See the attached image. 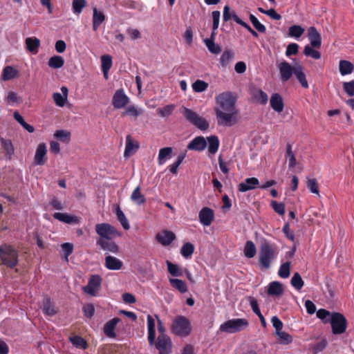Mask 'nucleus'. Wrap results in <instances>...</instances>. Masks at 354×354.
Returning a JSON list of instances; mask_svg holds the SVG:
<instances>
[{
	"label": "nucleus",
	"instance_id": "23",
	"mask_svg": "<svg viewBox=\"0 0 354 354\" xmlns=\"http://www.w3.org/2000/svg\"><path fill=\"white\" fill-rule=\"evenodd\" d=\"M61 91L62 95L59 93H55L53 95V98L57 106L62 107L65 105L67 100L68 90L66 86H62Z\"/></svg>",
	"mask_w": 354,
	"mask_h": 354
},
{
	"label": "nucleus",
	"instance_id": "46",
	"mask_svg": "<svg viewBox=\"0 0 354 354\" xmlns=\"http://www.w3.org/2000/svg\"><path fill=\"white\" fill-rule=\"evenodd\" d=\"M291 285L297 290H299L304 286V281L298 272H295L290 281Z\"/></svg>",
	"mask_w": 354,
	"mask_h": 354
},
{
	"label": "nucleus",
	"instance_id": "13",
	"mask_svg": "<svg viewBox=\"0 0 354 354\" xmlns=\"http://www.w3.org/2000/svg\"><path fill=\"white\" fill-rule=\"evenodd\" d=\"M156 240L164 246L169 245L175 239V234L169 230H162L156 234Z\"/></svg>",
	"mask_w": 354,
	"mask_h": 354
},
{
	"label": "nucleus",
	"instance_id": "12",
	"mask_svg": "<svg viewBox=\"0 0 354 354\" xmlns=\"http://www.w3.org/2000/svg\"><path fill=\"white\" fill-rule=\"evenodd\" d=\"M129 102V99L122 89H118L115 92L112 100L114 108L118 109L124 108Z\"/></svg>",
	"mask_w": 354,
	"mask_h": 354
},
{
	"label": "nucleus",
	"instance_id": "9",
	"mask_svg": "<svg viewBox=\"0 0 354 354\" xmlns=\"http://www.w3.org/2000/svg\"><path fill=\"white\" fill-rule=\"evenodd\" d=\"M102 281V279L100 275H91L88 284L82 288L83 291L91 296H95L100 288Z\"/></svg>",
	"mask_w": 354,
	"mask_h": 354
},
{
	"label": "nucleus",
	"instance_id": "17",
	"mask_svg": "<svg viewBox=\"0 0 354 354\" xmlns=\"http://www.w3.org/2000/svg\"><path fill=\"white\" fill-rule=\"evenodd\" d=\"M259 184L257 178H248L245 180L239 185L238 190L240 192H245L249 190L255 189Z\"/></svg>",
	"mask_w": 354,
	"mask_h": 354
},
{
	"label": "nucleus",
	"instance_id": "14",
	"mask_svg": "<svg viewBox=\"0 0 354 354\" xmlns=\"http://www.w3.org/2000/svg\"><path fill=\"white\" fill-rule=\"evenodd\" d=\"M97 245L106 251L116 254L119 252V247L112 241V239H106L104 238H99L97 240Z\"/></svg>",
	"mask_w": 354,
	"mask_h": 354
},
{
	"label": "nucleus",
	"instance_id": "35",
	"mask_svg": "<svg viewBox=\"0 0 354 354\" xmlns=\"http://www.w3.org/2000/svg\"><path fill=\"white\" fill-rule=\"evenodd\" d=\"M286 157L288 159V166L290 168H294L297 165V160L292 149V145L290 143L286 145Z\"/></svg>",
	"mask_w": 354,
	"mask_h": 354
},
{
	"label": "nucleus",
	"instance_id": "55",
	"mask_svg": "<svg viewBox=\"0 0 354 354\" xmlns=\"http://www.w3.org/2000/svg\"><path fill=\"white\" fill-rule=\"evenodd\" d=\"M185 156H186V152H183V153H180L178 156L176 162L171 165L169 170L172 174H176L177 173L178 168L180 166V165L182 163L183 160L185 159Z\"/></svg>",
	"mask_w": 354,
	"mask_h": 354
},
{
	"label": "nucleus",
	"instance_id": "29",
	"mask_svg": "<svg viewBox=\"0 0 354 354\" xmlns=\"http://www.w3.org/2000/svg\"><path fill=\"white\" fill-rule=\"evenodd\" d=\"M25 42L29 52L33 54H36L38 52V48L40 46V40L39 39L28 37L26 39Z\"/></svg>",
	"mask_w": 354,
	"mask_h": 354
},
{
	"label": "nucleus",
	"instance_id": "8",
	"mask_svg": "<svg viewBox=\"0 0 354 354\" xmlns=\"http://www.w3.org/2000/svg\"><path fill=\"white\" fill-rule=\"evenodd\" d=\"M95 231L100 236V238L106 239H113L116 236H120V233L117 229L109 223H100L95 225Z\"/></svg>",
	"mask_w": 354,
	"mask_h": 354
},
{
	"label": "nucleus",
	"instance_id": "37",
	"mask_svg": "<svg viewBox=\"0 0 354 354\" xmlns=\"http://www.w3.org/2000/svg\"><path fill=\"white\" fill-rule=\"evenodd\" d=\"M48 64L52 68H60L64 64V59L61 56L54 55L49 59Z\"/></svg>",
	"mask_w": 354,
	"mask_h": 354
},
{
	"label": "nucleus",
	"instance_id": "36",
	"mask_svg": "<svg viewBox=\"0 0 354 354\" xmlns=\"http://www.w3.org/2000/svg\"><path fill=\"white\" fill-rule=\"evenodd\" d=\"M169 283L171 286L178 290L180 292L184 293L187 291V287L185 282L178 279H169Z\"/></svg>",
	"mask_w": 354,
	"mask_h": 354
},
{
	"label": "nucleus",
	"instance_id": "38",
	"mask_svg": "<svg viewBox=\"0 0 354 354\" xmlns=\"http://www.w3.org/2000/svg\"><path fill=\"white\" fill-rule=\"evenodd\" d=\"M208 141V151L210 153L214 154L216 153L219 146V140L217 136H211L207 138Z\"/></svg>",
	"mask_w": 354,
	"mask_h": 354
},
{
	"label": "nucleus",
	"instance_id": "57",
	"mask_svg": "<svg viewBox=\"0 0 354 354\" xmlns=\"http://www.w3.org/2000/svg\"><path fill=\"white\" fill-rule=\"evenodd\" d=\"M167 270L170 274L174 277H180L182 275V272L178 269L176 264L172 263L169 261H166Z\"/></svg>",
	"mask_w": 354,
	"mask_h": 354
},
{
	"label": "nucleus",
	"instance_id": "49",
	"mask_svg": "<svg viewBox=\"0 0 354 354\" xmlns=\"http://www.w3.org/2000/svg\"><path fill=\"white\" fill-rule=\"evenodd\" d=\"M194 250V246L191 243H185L183 247L181 248V254L185 257L188 258L192 256Z\"/></svg>",
	"mask_w": 354,
	"mask_h": 354
},
{
	"label": "nucleus",
	"instance_id": "42",
	"mask_svg": "<svg viewBox=\"0 0 354 354\" xmlns=\"http://www.w3.org/2000/svg\"><path fill=\"white\" fill-rule=\"evenodd\" d=\"M53 136L55 138L66 143L69 142L71 140V133L66 130H57Z\"/></svg>",
	"mask_w": 354,
	"mask_h": 354
},
{
	"label": "nucleus",
	"instance_id": "18",
	"mask_svg": "<svg viewBox=\"0 0 354 354\" xmlns=\"http://www.w3.org/2000/svg\"><path fill=\"white\" fill-rule=\"evenodd\" d=\"M139 148V143L133 140L131 135L126 137V147L124 152V157H129L134 153Z\"/></svg>",
	"mask_w": 354,
	"mask_h": 354
},
{
	"label": "nucleus",
	"instance_id": "27",
	"mask_svg": "<svg viewBox=\"0 0 354 354\" xmlns=\"http://www.w3.org/2000/svg\"><path fill=\"white\" fill-rule=\"evenodd\" d=\"M267 292L269 295L279 297L283 292L282 285L278 281H272L269 284Z\"/></svg>",
	"mask_w": 354,
	"mask_h": 354
},
{
	"label": "nucleus",
	"instance_id": "54",
	"mask_svg": "<svg viewBox=\"0 0 354 354\" xmlns=\"http://www.w3.org/2000/svg\"><path fill=\"white\" fill-rule=\"evenodd\" d=\"M290 262L287 261L283 263L279 270V275L281 278H288L290 276Z\"/></svg>",
	"mask_w": 354,
	"mask_h": 354
},
{
	"label": "nucleus",
	"instance_id": "24",
	"mask_svg": "<svg viewBox=\"0 0 354 354\" xmlns=\"http://www.w3.org/2000/svg\"><path fill=\"white\" fill-rule=\"evenodd\" d=\"M120 321L118 317H115L108 322L104 326V333L109 337H114L115 336L114 330L116 324Z\"/></svg>",
	"mask_w": 354,
	"mask_h": 354
},
{
	"label": "nucleus",
	"instance_id": "53",
	"mask_svg": "<svg viewBox=\"0 0 354 354\" xmlns=\"http://www.w3.org/2000/svg\"><path fill=\"white\" fill-rule=\"evenodd\" d=\"M175 109V106L173 104H169L163 108H160L157 110L158 114L163 118L168 117L170 115Z\"/></svg>",
	"mask_w": 354,
	"mask_h": 354
},
{
	"label": "nucleus",
	"instance_id": "64",
	"mask_svg": "<svg viewBox=\"0 0 354 354\" xmlns=\"http://www.w3.org/2000/svg\"><path fill=\"white\" fill-rule=\"evenodd\" d=\"M343 88L344 91L349 95H354V80H352L348 82H344L343 84Z\"/></svg>",
	"mask_w": 354,
	"mask_h": 354
},
{
	"label": "nucleus",
	"instance_id": "2",
	"mask_svg": "<svg viewBox=\"0 0 354 354\" xmlns=\"http://www.w3.org/2000/svg\"><path fill=\"white\" fill-rule=\"evenodd\" d=\"M277 248L274 244L263 240L261 242L259 252L260 266L265 270H268L272 261L277 257Z\"/></svg>",
	"mask_w": 354,
	"mask_h": 354
},
{
	"label": "nucleus",
	"instance_id": "30",
	"mask_svg": "<svg viewBox=\"0 0 354 354\" xmlns=\"http://www.w3.org/2000/svg\"><path fill=\"white\" fill-rule=\"evenodd\" d=\"M105 16L101 12H98L96 8H93V30H96L97 28L100 26V24L104 21Z\"/></svg>",
	"mask_w": 354,
	"mask_h": 354
},
{
	"label": "nucleus",
	"instance_id": "59",
	"mask_svg": "<svg viewBox=\"0 0 354 354\" xmlns=\"http://www.w3.org/2000/svg\"><path fill=\"white\" fill-rule=\"evenodd\" d=\"M250 19L257 30H258L259 32H262V33L266 32V28L265 26L261 24L255 16L250 14Z\"/></svg>",
	"mask_w": 354,
	"mask_h": 354
},
{
	"label": "nucleus",
	"instance_id": "60",
	"mask_svg": "<svg viewBox=\"0 0 354 354\" xmlns=\"http://www.w3.org/2000/svg\"><path fill=\"white\" fill-rule=\"evenodd\" d=\"M254 97L258 102L266 104L268 102V95L261 89L255 91Z\"/></svg>",
	"mask_w": 354,
	"mask_h": 354
},
{
	"label": "nucleus",
	"instance_id": "43",
	"mask_svg": "<svg viewBox=\"0 0 354 354\" xmlns=\"http://www.w3.org/2000/svg\"><path fill=\"white\" fill-rule=\"evenodd\" d=\"M1 142L6 154L10 159L11 156L14 153V147L10 140L1 138Z\"/></svg>",
	"mask_w": 354,
	"mask_h": 354
},
{
	"label": "nucleus",
	"instance_id": "4",
	"mask_svg": "<svg viewBox=\"0 0 354 354\" xmlns=\"http://www.w3.org/2000/svg\"><path fill=\"white\" fill-rule=\"evenodd\" d=\"M171 330L176 335L187 337L191 333L192 326L187 318L184 316L179 315L173 321Z\"/></svg>",
	"mask_w": 354,
	"mask_h": 354
},
{
	"label": "nucleus",
	"instance_id": "6",
	"mask_svg": "<svg viewBox=\"0 0 354 354\" xmlns=\"http://www.w3.org/2000/svg\"><path fill=\"white\" fill-rule=\"evenodd\" d=\"M248 326V322L245 319H234L224 322L220 326V330L227 333L239 332Z\"/></svg>",
	"mask_w": 354,
	"mask_h": 354
},
{
	"label": "nucleus",
	"instance_id": "62",
	"mask_svg": "<svg viewBox=\"0 0 354 354\" xmlns=\"http://www.w3.org/2000/svg\"><path fill=\"white\" fill-rule=\"evenodd\" d=\"M271 206L273 209L279 215H283L285 213V205L283 203H277L275 201L271 202Z\"/></svg>",
	"mask_w": 354,
	"mask_h": 354
},
{
	"label": "nucleus",
	"instance_id": "45",
	"mask_svg": "<svg viewBox=\"0 0 354 354\" xmlns=\"http://www.w3.org/2000/svg\"><path fill=\"white\" fill-rule=\"evenodd\" d=\"M306 184L307 187L311 193L316 194L318 196H320L318 183L315 178H307Z\"/></svg>",
	"mask_w": 354,
	"mask_h": 354
},
{
	"label": "nucleus",
	"instance_id": "51",
	"mask_svg": "<svg viewBox=\"0 0 354 354\" xmlns=\"http://www.w3.org/2000/svg\"><path fill=\"white\" fill-rule=\"evenodd\" d=\"M208 87V84L203 80H197L192 84V88L196 93L205 91Z\"/></svg>",
	"mask_w": 354,
	"mask_h": 354
},
{
	"label": "nucleus",
	"instance_id": "28",
	"mask_svg": "<svg viewBox=\"0 0 354 354\" xmlns=\"http://www.w3.org/2000/svg\"><path fill=\"white\" fill-rule=\"evenodd\" d=\"M19 76V71L11 66H6L3 70L1 79L3 81H8L15 79Z\"/></svg>",
	"mask_w": 354,
	"mask_h": 354
},
{
	"label": "nucleus",
	"instance_id": "58",
	"mask_svg": "<svg viewBox=\"0 0 354 354\" xmlns=\"http://www.w3.org/2000/svg\"><path fill=\"white\" fill-rule=\"evenodd\" d=\"M70 340H71V343L76 347L86 348L87 346L86 342L82 337H80V336L71 337H70Z\"/></svg>",
	"mask_w": 354,
	"mask_h": 354
},
{
	"label": "nucleus",
	"instance_id": "56",
	"mask_svg": "<svg viewBox=\"0 0 354 354\" xmlns=\"http://www.w3.org/2000/svg\"><path fill=\"white\" fill-rule=\"evenodd\" d=\"M101 67L102 69L110 70L112 66V57L109 55H104L101 56Z\"/></svg>",
	"mask_w": 354,
	"mask_h": 354
},
{
	"label": "nucleus",
	"instance_id": "50",
	"mask_svg": "<svg viewBox=\"0 0 354 354\" xmlns=\"http://www.w3.org/2000/svg\"><path fill=\"white\" fill-rule=\"evenodd\" d=\"M232 19L239 25L247 29L254 37H257V32L254 30L248 24L242 21L236 14L232 15Z\"/></svg>",
	"mask_w": 354,
	"mask_h": 354
},
{
	"label": "nucleus",
	"instance_id": "1",
	"mask_svg": "<svg viewBox=\"0 0 354 354\" xmlns=\"http://www.w3.org/2000/svg\"><path fill=\"white\" fill-rule=\"evenodd\" d=\"M216 101L217 106L214 111L218 124L231 127L237 123L239 111L235 105L236 98L232 93H223L216 97Z\"/></svg>",
	"mask_w": 354,
	"mask_h": 354
},
{
	"label": "nucleus",
	"instance_id": "16",
	"mask_svg": "<svg viewBox=\"0 0 354 354\" xmlns=\"http://www.w3.org/2000/svg\"><path fill=\"white\" fill-rule=\"evenodd\" d=\"M200 222L205 226H209L214 218V214L212 209L203 207L198 214Z\"/></svg>",
	"mask_w": 354,
	"mask_h": 354
},
{
	"label": "nucleus",
	"instance_id": "48",
	"mask_svg": "<svg viewBox=\"0 0 354 354\" xmlns=\"http://www.w3.org/2000/svg\"><path fill=\"white\" fill-rule=\"evenodd\" d=\"M172 153V148L171 147H164L160 149L159 151L158 154V162L159 165H162L165 159L169 157Z\"/></svg>",
	"mask_w": 354,
	"mask_h": 354
},
{
	"label": "nucleus",
	"instance_id": "20",
	"mask_svg": "<svg viewBox=\"0 0 354 354\" xmlns=\"http://www.w3.org/2000/svg\"><path fill=\"white\" fill-rule=\"evenodd\" d=\"M207 147V142L203 136H198L192 140L187 145L189 150L203 151Z\"/></svg>",
	"mask_w": 354,
	"mask_h": 354
},
{
	"label": "nucleus",
	"instance_id": "34",
	"mask_svg": "<svg viewBox=\"0 0 354 354\" xmlns=\"http://www.w3.org/2000/svg\"><path fill=\"white\" fill-rule=\"evenodd\" d=\"M339 72L342 75L351 74L354 69L353 64L346 60H341L339 62Z\"/></svg>",
	"mask_w": 354,
	"mask_h": 354
},
{
	"label": "nucleus",
	"instance_id": "15",
	"mask_svg": "<svg viewBox=\"0 0 354 354\" xmlns=\"http://www.w3.org/2000/svg\"><path fill=\"white\" fill-rule=\"evenodd\" d=\"M308 37L310 46L315 48H319L322 45V37L315 27L311 26L308 29Z\"/></svg>",
	"mask_w": 354,
	"mask_h": 354
},
{
	"label": "nucleus",
	"instance_id": "5",
	"mask_svg": "<svg viewBox=\"0 0 354 354\" xmlns=\"http://www.w3.org/2000/svg\"><path fill=\"white\" fill-rule=\"evenodd\" d=\"M0 257L3 263L11 268L18 263L17 251L11 245H3L0 246Z\"/></svg>",
	"mask_w": 354,
	"mask_h": 354
},
{
	"label": "nucleus",
	"instance_id": "39",
	"mask_svg": "<svg viewBox=\"0 0 354 354\" xmlns=\"http://www.w3.org/2000/svg\"><path fill=\"white\" fill-rule=\"evenodd\" d=\"M43 311L47 315H54L57 313L54 306L52 304L50 298L46 297L43 300Z\"/></svg>",
	"mask_w": 354,
	"mask_h": 354
},
{
	"label": "nucleus",
	"instance_id": "31",
	"mask_svg": "<svg viewBox=\"0 0 354 354\" xmlns=\"http://www.w3.org/2000/svg\"><path fill=\"white\" fill-rule=\"evenodd\" d=\"M53 217L55 219L68 224L77 223L78 221L77 216H70L65 213L55 212L53 214Z\"/></svg>",
	"mask_w": 354,
	"mask_h": 354
},
{
	"label": "nucleus",
	"instance_id": "10",
	"mask_svg": "<svg viewBox=\"0 0 354 354\" xmlns=\"http://www.w3.org/2000/svg\"><path fill=\"white\" fill-rule=\"evenodd\" d=\"M160 354H168L171 352V341L167 335H159L157 341L154 343Z\"/></svg>",
	"mask_w": 354,
	"mask_h": 354
},
{
	"label": "nucleus",
	"instance_id": "21",
	"mask_svg": "<svg viewBox=\"0 0 354 354\" xmlns=\"http://www.w3.org/2000/svg\"><path fill=\"white\" fill-rule=\"evenodd\" d=\"M46 146L44 143H40L36 150L35 162L38 165H43L46 162Z\"/></svg>",
	"mask_w": 354,
	"mask_h": 354
},
{
	"label": "nucleus",
	"instance_id": "44",
	"mask_svg": "<svg viewBox=\"0 0 354 354\" xmlns=\"http://www.w3.org/2000/svg\"><path fill=\"white\" fill-rule=\"evenodd\" d=\"M234 56L233 52L230 49H225L220 58V63L223 67L227 66L229 62L232 59Z\"/></svg>",
	"mask_w": 354,
	"mask_h": 354
},
{
	"label": "nucleus",
	"instance_id": "7",
	"mask_svg": "<svg viewBox=\"0 0 354 354\" xmlns=\"http://www.w3.org/2000/svg\"><path fill=\"white\" fill-rule=\"evenodd\" d=\"M182 113L185 119L198 129L205 131L209 128L208 122L192 110L184 107Z\"/></svg>",
	"mask_w": 354,
	"mask_h": 354
},
{
	"label": "nucleus",
	"instance_id": "52",
	"mask_svg": "<svg viewBox=\"0 0 354 354\" xmlns=\"http://www.w3.org/2000/svg\"><path fill=\"white\" fill-rule=\"evenodd\" d=\"M315 48H313L312 46H310L309 45H306L304 47V54L306 56H310L311 57L319 59L321 57V53L315 50Z\"/></svg>",
	"mask_w": 354,
	"mask_h": 354
},
{
	"label": "nucleus",
	"instance_id": "22",
	"mask_svg": "<svg viewBox=\"0 0 354 354\" xmlns=\"http://www.w3.org/2000/svg\"><path fill=\"white\" fill-rule=\"evenodd\" d=\"M105 266L111 270H119L122 268L123 263L120 259L111 255L105 257Z\"/></svg>",
	"mask_w": 354,
	"mask_h": 354
},
{
	"label": "nucleus",
	"instance_id": "61",
	"mask_svg": "<svg viewBox=\"0 0 354 354\" xmlns=\"http://www.w3.org/2000/svg\"><path fill=\"white\" fill-rule=\"evenodd\" d=\"M332 312H329L326 309H319L317 311V317L322 319L324 324H327L326 321L328 320V317H331Z\"/></svg>",
	"mask_w": 354,
	"mask_h": 354
},
{
	"label": "nucleus",
	"instance_id": "32",
	"mask_svg": "<svg viewBox=\"0 0 354 354\" xmlns=\"http://www.w3.org/2000/svg\"><path fill=\"white\" fill-rule=\"evenodd\" d=\"M131 199L137 205H142L146 202L145 196L141 193L140 186L137 187L131 195Z\"/></svg>",
	"mask_w": 354,
	"mask_h": 354
},
{
	"label": "nucleus",
	"instance_id": "40",
	"mask_svg": "<svg viewBox=\"0 0 354 354\" xmlns=\"http://www.w3.org/2000/svg\"><path fill=\"white\" fill-rule=\"evenodd\" d=\"M257 250L254 243L251 241H247L244 247V255L249 259L254 257Z\"/></svg>",
	"mask_w": 354,
	"mask_h": 354
},
{
	"label": "nucleus",
	"instance_id": "25",
	"mask_svg": "<svg viewBox=\"0 0 354 354\" xmlns=\"http://www.w3.org/2000/svg\"><path fill=\"white\" fill-rule=\"evenodd\" d=\"M148 340L150 345L153 344L156 338L155 320L150 315H147Z\"/></svg>",
	"mask_w": 354,
	"mask_h": 354
},
{
	"label": "nucleus",
	"instance_id": "11",
	"mask_svg": "<svg viewBox=\"0 0 354 354\" xmlns=\"http://www.w3.org/2000/svg\"><path fill=\"white\" fill-rule=\"evenodd\" d=\"M280 79L283 82H288L292 74L295 73V68L286 61L281 62L277 64Z\"/></svg>",
	"mask_w": 354,
	"mask_h": 354
},
{
	"label": "nucleus",
	"instance_id": "47",
	"mask_svg": "<svg viewBox=\"0 0 354 354\" xmlns=\"http://www.w3.org/2000/svg\"><path fill=\"white\" fill-rule=\"evenodd\" d=\"M204 42L208 50L213 54H218L221 52V48L218 44H216L212 39H205Z\"/></svg>",
	"mask_w": 354,
	"mask_h": 354
},
{
	"label": "nucleus",
	"instance_id": "41",
	"mask_svg": "<svg viewBox=\"0 0 354 354\" xmlns=\"http://www.w3.org/2000/svg\"><path fill=\"white\" fill-rule=\"evenodd\" d=\"M304 28L301 26L293 25L288 29V36L291 37L299 38L304 34Z\"/></svg>",
	"mask_w": 354,
	"mask_h": 354
},
{
	"label": "nucleus",
	"instance_id": "26",
	"mask_svg": "<svg viewBox=\"0 0 354 354\" xmlns=\"http://www.w3.org/2000/svg\"><path fill=\"white\" fill-rule=\"evenodd\" d=\"M294 75L297 77V80L301 84V86L307 88H308V83L306 77V75L304 72V67L301 65L295 67Z\"/></svg>",
	"mask_w": 354,
	"mask_h": 354
},
{
	"label": "nucleus",
	"instance_id": "33",
	"mask_svg": "<svg viewBox=\"0 0 354 354\" xmlns=\"http://www.w3.org/2000/svg\"><path fill=\"white\" fill-rule=\"evenodd\" d=\"M115 214L118 220L119 221L123 228L126 230H129L130 228V225L124 214L121 210L119 205H118L115 208Z\"/></svg>",
	"mask_w": 354,
	"mask_h": 354
},
{
	"label": "nucleus",
	"instance_id": "63",
	"mask_svg": "<svg viewBox=\"0 0 354 354\" xmlns=\"http://www.w3.org/2000/svg\"><path fill=\"white\" fill-rule=\"evenodd\" d=\"M299 52V46L295 43H292L288 45L286 50V55L290 57L295 55Z\"/></svg>",
	"mask_w": 354,
	"mask_h": 354
},
{
	"label": "nucleus",
	"instance_id": "3",
	"mask_svg": "<svg viewBox=\"0 0 354 354\" xmlns=\"http://www.w3.org/2000/svg\"><path fill=\"white\" fill-rule=\"evenodd\" d=\"M328 322L331 326L333 335H342L347 328L348 322L345 316L339 312H332L331 317H328Z\"/></svg>",
	"mask_w": 354,
	"mask_h": 354
},
{
	"label": "nucleus",
	"instance_id": "19",
	"mask_svg": "<svg viewBox=\"0 0 354 354\" xmlns=\"http://www.w3.org/2000/svg\"><path fill=\"white\" fill-rule=\"evenodd\" d=\"M270 104L272 109L277 112L281 113L283 110L284 104L283 101V98L279 93H273L271 95L270 100Z\"/></svg>",
	"mask_w": 354,
	"mask_h": 354
}]
</instances>
